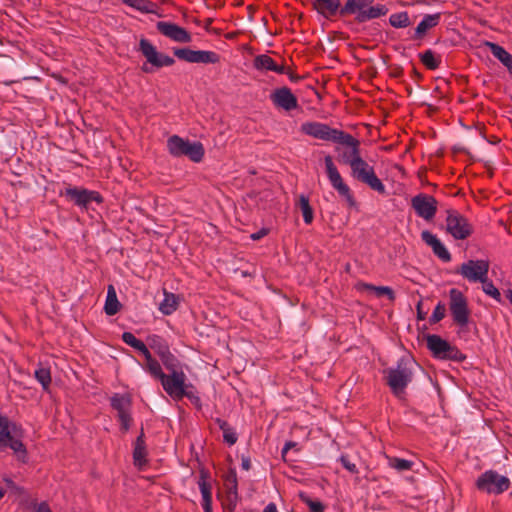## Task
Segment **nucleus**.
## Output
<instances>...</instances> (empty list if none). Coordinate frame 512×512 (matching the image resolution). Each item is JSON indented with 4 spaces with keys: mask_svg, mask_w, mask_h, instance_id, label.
<instances>
[{
    "mask_svg": "<svg viewBox=\"0 0 512 512\" xmlns=\"http://www.w3.org/2000/svg\"><path fill=\"white\" fill-rule=\"evenodd\" d=\"M336 143L345 146V148L335 147L338 162L352 166L353 161L361 157L360 141L351 134L344 132Z\"/></svg>",
    "mask_w": 512,
    "mask_h": 512,
    "instance_id": "9d476101",
    "label": "nucleus"
},
{
    "mask_svg": "<svg viewBox=\"0 0 512 512\" xmlns=\"http://www.w3.org/2000/svg\"><path fill=\"white\" fill-rule=\"evenodd\" d=\"M117 417L121 425V430L123 432H127L130 429L132 423V416L130 410L117 415Z\"/></svg>",
    "mask_w": 512,
    "mask_h": 512,
    "instance_id": "49530a36",
    "label": "nucleus"
},
{
    "mask_svg": "<svg viewBox=\"0 0 512 512\" xmlns=\"http://www.w3.org/2000/svg\"><path fill=\"white\" fill-rule=\"evenodd\" d=\"M359 289L367 290L374 292L377 297L381 296H387L390 301L395 300V293L392 288L388 286H375L373 284L369 283H359L358 284Z\"/></svg>",
    "mask_w": 512,
    "mask_h": 512,
    "instance_id": "cd10ccee",
    "label": "nucleus"
},
{
    "mask_svg": "<svg viewBox=\"0 0 512 512\" xmlns=\"http://www.w3.org/2000/svg\"><path fill=\"white\" fill-rule=\"evenodd\" d=\"M147 343L159 357L170 350L168 343L159 335L148 336Z\"/></svg>",
    "mask_w": 512,
    "mask_h": 512,
    "instance_id": "2f4dec72",
    "label": "nucleus"
},
{
    "mask_svg": "<svg viewBox=\"0 0 512 512\" xmlns=\"http://www.w3.org/2000/svg\"><path fill=\"white\" fill-rule=\"evenodd\" d=\"M225 485L227 486H238L237 474L234 469H230L225 477Z\"/></svg>",
    "mask_w": 512,
    "mask_h": 512,
    "instance_id": "8fccbe9b",
    "label": "nucleus"
},
{
    "mask_svg": "<svg viewBox=\"0 0 512 512\" xmlns=\"http://www.w3.org/2000/svg\"><path fill=\"white\" fill-rule=\"evenodd\" d=\"M35 378L42 385L44 390H48L51 384V372L48 368L40 367L35 370Z\"/></svg>",
    "mask_w": 512,
    "mask_h": 512,
    "instance_id": "ea45409f",
    "label": "nucleus"
},
{
    "mask_svg": "<svg viewBox=\"0 0 512 512\" xmlns=\"http://www.w3.org/2000/svg\"><path fill=\"white\" fill-rule=\"evenodd\" d=\"M389 23L394 28H406L411 24L409 15L406 11L391 14Z\"/></svg>",
    "mask_w": 512,
    "mask_h": 512,
    "instance_id": "e433bc0d",
    "label": "nucleus"
},
{
    "mask_svg": "<svg viewBox=\"0 0 512 512\" xmlns=\"http://www.w3.org/2000/svg\"><path fill=\"white\" fill-rule=\"evenodd\" d=\"M167 148L172 156H186L195 163L201 162L205 154V150L201 142H190L178 135H173L168 138Z\"/></svg>",
    "mask_w": 512,
    "mask_h": 512,
    "instance_id": "7ed1b4c3",
    "label": "nucleus"
},
{
    "mask_svg": "<svg viewBox=\"0 0 512 512\" xmlns=\"http://www.w3.org/2000/svg\"><path fill=\"white\" fill-rule=\"evenodd\" d=\"M110 405L119 415L130 410L131 399L128 395L114 394L110 399Z\"/></svg>",
    "mask_w": 512,
    "mask_h": 512,
    "instance_id": "c85d7f7f",
    "label": "nucleus"
},
{
    "mask_svg": "<svg viewBox=\"0 0 512 512\" xmlns=\"http://www.w3.org/2000/svg\"><path fill=\"white\" fill-rule=\"evenodd\" d=\"M300 500L309 507L310 512H324L325 506L319 500H313L304 492L299 494Z\"/></svg>",
    "mask_w": 512,
    "mask_h": 512,
    "instance_id": "58836bf2",
    "label": "nucleus"
},
{
    "mask_svg": "<svg viewBox=\"0 0 512 512\" xmlns=\"http://www.w3.org/2000/svg\"><path fill=\"white\" fill-rule=\"evenodd\" d=\"M411 207L419 217L430 221L436 215L438 201L432 195L419 193L411 199Z\"/></svg>",
    "mask_w": 512,
    "mask_h": 512,
    "instance_id": "2eb2a0df",
    "label": "nucleus"
},
{
    "mask_svg": "<svg viewBox=\"0 0 512 512\" xmlns=\"http://www.w3.org/2000/svg\"><path fill=\"white\" fill-rule=\"evenodd\" d=\"M121 304L118 301L117 294L113 285L107 288V297L105 301L104 311L107 315L113 316L120 310Z\"/></svg>",
    "mask_w": 512,
    "mask_h": 512,
    "instance_id": "a878e982",
    "label": "nucleus"
},
{
    "mask_svg": "<svg viewBox=\"0 0 512 512\" xmlns=\"http://www.w3.org/2000/svg\"><path fill=\"white\" fill-rule=\"evenodd\" d=\"M421 63L429 70H436L441 64V56L436 55L431 49L419 54Z\"/></svg>",
    "mask_w": 512,
    "mask_h": 512,
    "instance_id": "7c9ffc66",
    "label": "nucleus"
},
{
    "mask_svg": "<svg viewBox=\"0 0 512 512\" xmlns=\"http://www.w3.org/2000/svg\"><path fill=\"white\" fill-rule=\"evenodd\" d=\"M417 319L425 320L427 313L422 310V301H419L416 305Z\"/></svg>",
    "mask_w": 512,
    "mask_h": 512,
    "instance_id": "6e6d98bb",
    "label": "nucleus"
},
{
    "mask_svg": "<svg viewBox=\"0 0 512 512\" xmlns=\"http://www.w3.org/2000/svg\"><path fill=\"white\" fill-rule=\"evenodd\" d=\"M389 465L392 468L402 472L410 470L413 466V462L406 459L393 457L389 459Z\"/></svg>",
    "mask_w": 512,
    "mask_h": 512,
    "instance_id": "37998d69",
    "label": "nucleus"
},
{
    "mask_svg": "<svg viewBox=\"0 0 512 512\" xmlns=\"http://www.w3.org/2000/svg\"><path fill=\"white\" fill-rule=\"evenodd\" d=\"M184 397H187L188 399H190V400H192V401H194V400H195V401H197V402L200 400L198 396H195L192 392L187 391L186 389H185V395H184Z\"/></svg>",
    "mask_w": 512,
    "mask_h": 512,
    "instance_id": "69168bd1",
    "label": "nucleus"
},
{
    "mask_svg": "<svg viewBox=\"0 0 512 512\" xmlns=\"http://www.w3.org/2000/svg\"><path fill=\"white\" fill-rule=\"evenodd\" d=\"M208 472L201 470L198 480V486L202 494V503L212 502V486L208 481Z\"/></svg>",
    "mask_w": 512,
    "mask_h": 512,
    "instance_id": "bb28decb",
    "label": "nucleus"
},
{
    "mask_svg": "<svg viewBox=\"0 0 512 512\" xmlns=\"http://www.w3.org/2000/svg\"><path fill=\"white\" fill-rule=\"evenodd\" d=\"M241 467L243 470L248 471L251 468V461L248 456L241 457Z\"/></svg>",
    "mask_w": 512,
    "mask_h": 512,
    "instance_id": "4d7b16f0",
    "label": "nucleus"
},
{
    "mask_svg": "<svg viewBox=\"0 0 512 512\" xmlns=\"http://www.w3.org/2000/svg\"><path fill=\"white\" fill-rule=\"evenodd\" d=\"M490 263L488 260H468L462 263L455 271L470 283H480L489 272Z\"/></svg>",
    "mask_w": 512,
    "mask_h": 512,
    "instance_id": "f8f14e48",
    "label": "nucleus"
},
{
    "mask_svg": "<svg viewBox=\"0 0 512 512\" xmlns=\"http://www.w3.org/2000/svg\"><path fill=\"white\" fill-rule=\"evenodd\" d=\"M270 99L275 107L285 111H291L298 108V99L292 93L291 89L283 86L275 89L270 94Z\"/></svg>",
    "mask_w": 512,
    "mask_h": 512,
    "instance_id": "a211bd4d",
    "label": "nucleus"
},
{
    "mask_svg": "<svg viewBox=\"0 0 512 512\" xmlns=\"http://www.w3.org/2000/svg\"><path fill=\"white\" fill-rule=\"evenodd\" d=\"M34 512H53V511L51 510V508L47 502H41L40 504H38L35 507Z\"/></svg>",
    "mask_w": 512,
    "mask_h": 512,
    "instance_id": "5fc2aeb1",
    "label": "nucleus"
},
{
    "mask_svg": "<svg viewBox=\"0 0 512 512\" xmlns=\"http://www.w3.org/2000/svg\"><path fill=\"white\" fill-rule=\"evenodd\" d=\"M294 446H296V443H295V442H292V441L287 442V443L284 445L283 449H282V456L284 457V456H285V454L287 453V451H288L289 449H291L292 447H294Z\"/></svg>",
    "mask_w": 512,
    "mask_h": 512,
    "instance_id": "680f3d73",
    "label": "nucleus"
},
{
    "mask_svg": "<svg viewBox=\"0 0 512 512\" xmlns=\"http://www.w3.org/2000/svg\"><path fill=\"white\" fill-rule=\"evenodd\" d=\"M173 54L180 60L188 63L216 64L220 55L214 51L192 50L190 48H174Z\"/></svg>",
    "mask_w": 512,
    "mask_h": 512,
    "instance_id": "4468645a",
    "label": "nucleus"
},
{
    "mask_svg": "<svg viewBox=\"0 0 512 512\" xmlns=\"http://www.w3.org/2000/svg\"><path fill=\"white\" fill-rule=\"evenodd\" d=\"M222 432H223V440L228 445L232 446L237 442V440H238L237 434H236L235 430L230 425H228V427H225L222 430Z\"/></svg>",
    "mask_w": 512,
    "mask_h": 512,
    "instance_id": "a18cd8bd",
    "label": "nucleus"
},
{
    "mask_svg": "<svg viewBox=\"0 0 512 512\" xmlns=\"http://www.w3.org/2000/svg\"><path fill=\"white\" fill-rule=\"evenodd\" d=\"M145 368L151 374V376L156 379L161 380V378L165 375V373L162 371L160 363L152 356L146 359Z\"/></svg>",
    "mask_w": 512,
    "mask_h": 512,
    "instance_id": "4c0bfd02",
    "label": "nucleus"
},
{
    "mask_svg": "<svg viewBox=\"0 0 512 512\" xmlns=\"http://www.w3.org/2000/svg\"><path fill=\"white\" fill-rule=\"evenodd\" d=\"M339 460L346 470L351 473H358L356 465L349 460L348 456L342 455Z\"/></svg>",
    "mask_w": 512,
    "mask_h": 512,
    "instance_id": "09e8293b",
    "label": "nucleus"
},
{
    "mask_svg": "<svg viewBox=\"0 0 512 512\" xmlns=\"http://www.w3.org/2000/svg\"><path fill=\"white\" fill-rule=\"evenodd\" d=\"M421 239L427 246H429L432 249L434 255L438 257L441 261L445 263L451 261L452 257L450 252L447 250L444 244L437 238L436 235H434L428 230H424L421 233Z\"/></svg>",
    "mask_w": 512,
    "mask_h": 512,
    "instance_id": "aec40b11",
    "label": "nucleus"
},
{
    "mask_svg": "<svg viewBox=\"0 0 512 512\" xmlns=\"http://www.w3.org/2000/svg\"><path fill=\"white\" fill-rule=\"evenodd\" d=\"M441 20V13H435V14H426L420 21V23L417 25L415 29V33L413 35L414 40H421L424 38L426 33L436 27Z\"/></svg>",
    "mask_w": 512,
    "mask_h": 512,
    "instance_id": "5701e85b",
    "label": "nucleus"
},
{
    "mask_svg": "<svg viewBox=\"0 0 512 512\" xmlns=\"http://www.w3.org/2000/svg\"><path fill=\"white\" fill-rule=\"evenodd\" d=\"M272 71L278 74H286L288 72L284 65H278L277 63H275Z\"/></svg>",
    "mask_w": 512,
    "mask_h": 512,
    "instance_id": "13d9d810",
    "label": "nucleus"
},
{
    "mask_svg": "<svg viewBox=\"0 0 512 512\" xmlns=\"http://www.w3.org/2000/svg\"><path fill=\"white\" fill-rule=\"evenodd\" d=\"M147 446L145 442V434L143 427L140 430V434L134 442L133 448V462L137 467H143L147 464Z\"/></svg>",
    "mask_w": 512,
    "mask_h": 512,
    "instance_id": "4be33fe9",
    "label": "nucleus"
},
{
    "mask_svg": "<svg viewBox=\"0 0 512 512\" xmlns=\"http://www.w3.org/2000/svg\"><path fill=\"white\" fill-rule=\"evenodd\" d=\"M416 363L411 357H401L394 368L387 369L386 380L392 393L399 396L405 392L408 384L413 379V366Z\"/></svg>",
    "mask_w": 512,
    "mask_h": 512,
    "instance_id": "f257e3e1",
    "label": "nucleus"
},
{
    "mask_svg": "<svg viewBox=\"0 0 512 512\" xmlns=\"http://www.w3.org/2000/svg\"><path fill=\"white\" fill-rule=\"evenodd\" d=\"M367 6L368 4L366 3V0H347L342 6L341 17L352 14L357 15L361 11L365 10Z\"/></svg>",
    "mask_w": 512,
    "mask_h": 512,
    "instance_id": "c756f323",
    "label": "nucleus"
},
{
    "mask_svg": "<svg viewBox=\"0 0 512 512\" xmlns=\"http://www.w3.org/2000/svg\"><path fill=\"white\" fill-rule=\"evenodd\" d=\"M389 9L384 4H377L375 6H367V8L355 16L357 23H364L372 19H376L385 16Z\"/></svg>",
    "mask_w": 512,
    "mask_h": 512,
    "instance_id": "b1692460",
    "label": "nucleus"
},
{
    "mask_svg": "<svg viewBox=\"0 0 512 512\" xmlns=\"http://www.w3.org/2000/svg\"><path fill=\"white\" fill-rule=\"evenodd\" d=\"M476 487L489 494H501L509 489L510 480L494 470H488L478 477Z\"/></svg>",
    "mask_w": 512,
    "mask_h": 512,
    "instance_id": "9b49d317",
    "label": "nucleus"
},
{
    "mask_svg": "<svg viewBox=\"0 0 512 512\" xmlns=\"http://www.w3.org/2000/svg\"><path fill=\"white\" fill-rule=\"evenodd\" d=\"M446 231L455 240H465L473 234V226L469 220L457 210H447Z\"/></svg>",
    "mask_w": 512,
    "mask_h": 512,
    "instance_id": "6e6552de",
    "label": "nucleus"
},
{
    "mask_svg": "<svg viewBox=\"0 0 512 512\" xmlns=\"http://www.w3.org/2000/svg\"><path fill=\"white\" fill-rule=\"evenodd\" d=\"M156 27L162 35L175 42L189 43L192 40L191 34L185 28L175 23L159 21L157 22Z\"/></svg>",
    "mask_w": 512,
    "mask_h": 512,
    "instance_id": "6ab92c4d",
    "label": "nucleus"
},
{
    "mask_svg": "<svg viewBox=\"0 0 512 512\" xmlns=\"http://www.w3.org/2000/svg\"><path fill=\"white\" fill-rule=\"evenodd\" d=\"M59 195L64 197L68 202L73 203L82 211H88L93 202L98 205H101L104 202V198L100 192L71 185H68L65 189L61 190Z\"/></svg>",
    "mask_w": 512,
    "mask_h": 512,
    "instance_id": "20e7f679",
    "label": "nucleus"
},
{
    "mask_svg": "<svg viewBox=\"0 0 512 512\" xmlns=\"http://www.w3.org/2000/svg\"><path fill=\"white\" fill-rule=\"evenodd\" d=\"M449 311L456 325L461 328L468 325L471 314L468 299L462 291L456 288L449 290Z\"/></svg>",
    "mask_w": 512,
    "mask_h": 512,
    "instance_id": "0eeeda50",
    "label": "nucleus"
},
{
    "mask_svg": "<svg viewBox=\"0 0 512 512\" xmlns=\"http://www.w3.org/2000/svg\"><path fill=\"white\" fill-rule=\"evenodd\" d=\"M484 45L490 49L492 55L497 58L512 75V54L494 42L485 41Z\"/></svg>",
    "mask_w": 512,
    "mask_h": 512,
    "instance_id": "393cba45",
    "label": "nucleus"
},
{
    "mask_svg": "<svg viewBox=\"0 0 512 512\" xmlns=\"http://www.w3.org/2000/svg\"><path fill=\"white\" fill-rule=\"evenodd\" d=\"M238 501H239V497L227 496L226 509L229 512H234V510L236 509V506L238 504Z\"/></svg>",
    "mask_w": 512,
    "mask_h": 512,
    "instance_id": "3c124183",
    "label": "nucleus"
},
{
    "mask_svg": "<svg viewBox=\"0 0 512 512\" xmlns=\"http://www.w3.org/2000/svg\"><path fill=\"white\" fill-rule=\"evenodd\" d=\"M286 74L288 75L290 81L294 82V83H297V82H299L302 79L301 76H299V75H297V74H295V73H293L291 71H288Z\"/></svg>",
    "mask_w": 512,
    "mask_h": 512,
    "instance_id": "052dcab7",
    "label": "nucleus"
},
{
    "mask_svg": "<svg viewBox=\"0 0 512 512\" xmlns=\"http://www.w3.org/2000/svg\"><path fill=\"white\" fill-rule=\"evenodd\" d=\"M482 284V290L483 292L495 299L496 301H501V294L499 290L495 287L493 282L488 279V275L486 276V279L480 282Z\"/></svg>",
    "mask_w": 512,
    "mask_h": 512,
    "instance_id": "a19ab883",
    "label": "nucleus"
},
{
    "mask_svg": "<svg viewBox=\"0 0 512 512\" xmlns=\"http://www.w3.org/2000/svg\"><path fill=\"white\" fill-rule=\"evenodd\" d=\"M215 423L219 426V428L221 430H223L225 427H228V425H229L227 421H225L221 418H216Z\"/></svg>",
    "mask_w": 512,
    "mask_h": 512,
    "instance_id": "e2e57ef3",
    "label": "nucleus"
},
{
    "mask_svg": "<svg viewBox=\"0 0 512 512\" xmlns=\"http://www.w3.org/2000/svg\"><path fill=\"white\" fill-rule=\"evenodd\" d=\"M186 375L183 371L174 372L170 375H164L161 378V384L165 392L171 396L173 399L180 400L185 395V388L187 385L185 384Z\"/></svg>",
    "mask_w": 512,
    "mask_h": 512,
    "instance_id": "f3484780",
    "label": "nucleus"
},
{
    "mask_svg": "<svg viewBox=\"0 0 512 512\" xmlns=\"http://www.w3.org/2000/svg\"><path fill=\"white\" fill-rule=\"evenodd\" d=\"M124 4L135 8L142 13H154L155 4L146 0H121Z\"/></svg>",
    "mask_w": 512,
    "mask_h": 512,
    "instance_id": "c9c22d12",
    "label": "nucleus"
},
{
    "mask_svg": "<svg viewBox=\"0 0 512 512\" xmlns=\"http://www.w3.org/2000/svg\"><path fill=\"white\" fill-rule=\"evenodd\" d=\"M269 230L267 228H262L260 229L259 231L251 234V239L256 241V240H260L261 238H263L264 236H266L268 234Z\"/></svg>",
    "mask_w": 512,
    "mask_h": 512,
    "instance_id": "864d4df0",
    "label": "nucleus"
},
{
    "mask_svg": "<svg viewBox=\"0 0 512 512\" xmlns=\"http://www.w3.org/2000/svg\"><path fill=\"white\" fill-rule=\"evenodd\" d=\"M350 169L351 176L355 180L366 184L368 187L378 192L379 194L386 193L385 185L377 177L374 167L366 162L362 156L358 160L353 161V165L350 166Z\"/></svg>",
    "mask_w": 512,
    "mask_h": 512,
    "instance_id": "423d86ee",
    "label": "nucleus"
},
{
    "mask_svg": "<svg viewBox=\"0 0 512 512\" xmlns=\"http://www.w3.org/2000/svg\"><path fill=\"white\" fill-rule=\"evenodd\" d=\"M298 206L302 212L304 222L306 224H311L314 219V213L309 203L308 196L301 194L298 199Z\"/></svg>",
    "mask_w": 512,
    "mask_h": 512,
    "instance_id": "72a5a7b5",
    "label": "nucleus"
},
{
    "mask_svg": "<svg viewBox=\"0 0 512 512\" xmlns=\"http://www.w3.org/2000/svg\"><path fill=\"white\" fill-rule=\"evenodd\" d=\"M16 428L17 425L14 422L0 414V451L10 448L19 461L26 463L27 449L23 442L14 435Z\"/></svg>",
    "mask_w": 512,
    "mask_h": 512,
    "instance_id": "f03ea898",
    "label": "nucleus"
},
{
    "mask_svg": "<svg viewBox=\"0 0 512 512\" xmlns=\"http://www.w3.org/2000/svg\"><path fill=\"white\" fill-rule=\"evenodd\" d=\"M202 507L204 509V512H213L212 502L202 503Z\"/></svg>",
    "mask_w": 512,
    "mask_h": 512,
    "instance_id": "774afa93",
    "label": "nucleus"
},
{
    "mask_svg": "<svg viewBox=\"0 0 512 512\" xmlns=\"http://www.w3.org/2000/svg\"><path fill=\"white\" fill-rule=\"evenodd\" d=\"M275 61L266 54L257 55L253 60V67L259 71H272Z\"/></svg>",
    "mask_w": 512,
    "mask_h": 512,
    "instance_id": "f704fd0d",
    "label": "nucleus"
},
{
    "mask_svg": "<svg viewBox=\"0 0 512 512\" xmlns=\"http://www.w3.org/2000/svg\"><path fill=\"white\" fill-rule=\"evenodd\" d=\"M135 350L139 351L144 356L145 360L152 356L147 345L143 341L138 345V347Z\"/></svg>",
    "mask_w": 512,
    "mask_h": 512,
    "instance_id": "603ef678",
    "label": "nucleus"
},
{
    "mask_svg": "<svg viewBox=\"0 0 512 512\" xmlns=\"http://www.w3.org/2000/svg\"><path fill=\"white\" fill-rule=\"evenodd\" d=\"M311 5L319 15L326 19H331L336 15L341 16L340 0H312Z\"/></svg>",
    "mask_w": 512,
    "mask_h": 512,
    "instance_id": "412c9836",
    "label": "nucleus"
},
{
    "mask_svg": "<svg viewBox=\"0 0 512 512\" xmlns=\"http://www.w3.org/2000/svg\"><path fill=\"white\" fill-rule=\"evenodd\" d=\"M427 348L433 357L441 360H452L462 362L466 356L454 345L436 334H427L425 336Z\"/></svg>",
    "mask_w": 512,
    "mask_h": 512,
    "instance_id": "39448f33",
    "label": "nucleus"
},
{
    "mask_svg": "<svg viewBox=\"0 0 512 512\" xmlns=\"http://www.w3.org/2000/svg\"><path fill=\"white\" fill-rule=\"evenodd\" d=\"M3 481L11 489H18L17 485L11 478H4Z\"/></svg>",
    "mask_w": 512,
    "mask_h": 512,
    "instance_id": "0e129e2a",
    "label": "nucleus"
},
{
    "mask_svg": "<svg viewBox=\"0 0 512 512\" xmlns=\"http://www.w3.org/2000/svg\"><path fill=\"white\" fill-rule=\"evenodd\" d=\"M178 308V298L173 293L164 292V299L159 305V310L164 315H170Z\"/></svg>",
    "mask_w": 512,
    "mask_h": 512,
    "instance_id": "473e14b6",
    "label": "nucleus"
},
{
    "mask_svg": "<svg viewBox=\"0 0 512 512\" xmlns=\"http://www.w3.org/2000/svg\"><path fill=\"white\" fill-rule=\"evenodd\" d=\"M121 338L125 344L131 346L134 349H136L138 345L142 342L141 340L136 338L135 335L131 332H124Z\"/></svg>",
    "mask_w": 512,
    "mask_h": 512,
    "instance_id": "de8ad7c7",
    "label": "nucleus"
},
{
    "mask_svg": "<svg viewBox=\"0 0 512 512\" xmlns=\"http://www.w3.org/2000/svg\"><path fill=\"white\" fill-rule=\"evenodd\" d=\"M160 359L168 371H170L171 373L179 372V362L177 358L170 352V350L163 354L162 356H160Z\"/></svg>",
    "mask_w": 512,
    "mask_h": 512,
    "instance_id": "79ce46f5",
    "label": "nucleus"
},
{
    "mask_svg": "<svg viewBox=\"0 0 512 512\" xmlns=\"http://www.w3.org/2000/svg\"><path fill=\"white\" fill-rule=\"evenodd\" d=\"M264 512H277V507L274 503H269L265 508Z\"/></svg>",
    "mask_w": 512,
    "mask_h": 512,
    "instance_id": "338daca9",
    "label": "nucleus"
},
{
    "mask_svg": "<svg viewBox=\"0 0 512 512\" xmlns=\"http://www.w3.org/2000/svg\"><path fill=\"white\" fill-rule=\"evenodd\" d=\"M139 50L147 62L157 69L164 66H172L175 63L174 58L158 52L156 47L147 39L140 40Z\"/></svg>",
    "mask_w": 512,
    "mask_h": 512,
    "instance_id": "dca6fc26",
    "label": "nucleus"
},
{
    "mask_svg": "<svg viewBox=\"0 0 512 512\" xmlns=\"http://www.w3.org/2000/svg\"><path fill=\"white\" fill-rule=\"evenodd\" d=\"M445 314H446V306L443 302L440 301L437 303L436 307L434 308L433 313L429 318V323L436 324V323L440 322L445 317Z\"/></svg>",
    "mask_w": 512,
    "mask_h": 512,
    "instance_id": "c03bdc74",
    "label": "nucleus"
},
{
    "mask_svg": "<svg viewBox=\"0 0 512 512\" xmlns=\"http://www.w3.org/2000/svg\"><path fill=\"white\" fill-rule=\"evenodd\" d=\"M301 131L313 138L331 141L336 143L340 136L345 132L336 128H331L328 124L321 122H305L301 125Z\"/></svg>",
    "mask_w": 512,
    "mask_h": 512,
    "instance_id": "ddd939ff",
    "label": "nucleus"
},
{
    "mask_svg": "<svg viewBox=\"0 0 512 512\" xmlns=\"http://www.w3.org/2000/svg\"><path fill=\"white\" fill-rule=\"evenodd\" d=\"M324 163L326 174L331 186L338 192L341 197L347 201L350 207H354L356 205V200L351 192V189L344 182L342 176L340 175L336 165L333 162L332 156L326 155L324 157Z\"/></svg>",
    "mask_w": 512,
    "mask_h": 512,
    "instance_id": "1a4fd4ad",
    "label": "nucleus"
},
{
    "mask_svg": "<svg viewBox=\"0 0 512 512\" xmlns=\"http://www.w3.org/2000/svg\"><path fill=\"white\" fill-rule=\"evenodd\" d=\"M227 496L239 497L238 486H227Z\"/></svg>",
    "mask_w": 512,
    "mask_h": 512,
    "instance_id": "bf43d9fd",
    "label": "nucleus"
}]
</instances>
